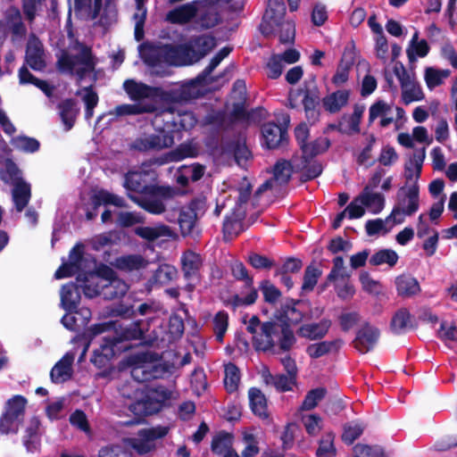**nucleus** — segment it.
Returning <instances> with one entry per match:
<instances>
[{
	"label": "nucleus",
	"instance_id": "f257e3e1",
	"mask_svg": "<svg viewBox=\"0 0 457 457\" xmlns=\"http://www.w3.org/2000/svg\"><path fill=\"white\" fill-rule=\"evenodd\" d=\"M193 50L186 45H164L150 49L144 54L145 62L149 65L152 72L157 75H167L164 68L168 66H183L194 62Z\"/></svg>",
	"mask_w": 457,
	"mask_h": 457
},
{
	"label": "nucleus",
	"instance_id": "f03ea898",
	"mask_svg": "<svg viewBox=\"0 0 457 457\" xmlns=\"http://www.w3.org/2000/svg\"><path fill=\"white\" fill-rule=\"evenodd\" d=\"M87 281L96 285L93 289L90 285L87 283L84 285V295L89 298L98 295H102L105 299L120 298L129 289L127 283L118 278L112 269L104 265L100 267V274L90 275Z\"/></svg>",
	"mask_w": 457,
	"mask_h": 457
},
{
	"label": "nucleus",
	"instance_id": "7ed1b4c3",
	"mask_svg": "<svg viewBox=\"0 0 457 457\" xmlns=\"http://www.w3.org/2000/svg\"><path fill=\"white\" fill-rule=\"evenodd\" d=\"M230 53V48L223 47L211 60L209 65L204 69L203 73L196 79L187 81L181 85H177L167 92L170 100L174 102H184L194 98H197L205 91L204 84L207 83L208 78L212 71L227 57Z\"/></svg>",
	"mask_w": 457,
	"mask_h": 457
},
{
	"label": "nucleus",
	"instance_id": "20e7f679",
	"mask_svg": "<svg viewBox=\"0 0 457 457\" xmlns=\"http://www.w3.org/2000/svg\"><path fill=\"white\" fill-rule=\"evenodd\" d=\"M259 328L253 337V345L258 351L267 352L277 345L282 350H288L295 343L293 332L282 325L265 322Z\"/></svg>",
	"mask_w": 457,
	"mask_h": 457
},
{
	"label": "nucleus",
	"instance_id": "39448f33",
	"mask_svg": "<svg viewBox=\"0 0 457 457\" xmlns=\"http://www.w3.org/2000/svg\"><path fill=\"white\" fill-rule=\"evenodd\" d=\"M286 13V7L279 0H269L268 7L264 12L260 29L262 34L269 36L275 31L278 27H282L285 30L280 34L282 43H289L295 37V25L293 22H282Z\"/></svg>",
	"mask_w": 457,
	"mask_h": 457
},
{
	"label": "nucleus",
	"instance_id": "423d86ee",
	"mask_svg": "<svg viewBox=\"0 0 457 457\" xmlns=\"http://www.w3.org/2000/svg\"><path fill=\"white\" fill-rule=\"evenodd\" d=\"M173 391L164 386L143 389L140 399L129 404V411L136 416H146L158 412L173 397Z\"/></svg>",
	"mask_w": 457,
	"mask_h": 457
},
{
	"label": "nucleus",
	"instance_id": "0eeeda50",
	"mask_svg": "<svg viewBox=\"0 0 457 457\" xmlns=\"http://www.w3.org/2000/svg\"><path fill=\"white\" fill-rule=\"evenodd\" d=\"M198 5L195 24L203 29L216 26L220 19V12L224 10L239 11L242 8L241 0H196Z\"/></svg>",
	"mask_w": 457,
	"mask_h": 457
},
{
	"label": "nucleus",
	"instance_id": "6e6552de",
	"mask_svg": "<svg viewBox=\"0 0 457 457\" xmlns=\"http://www.w3.org/2000/svg\"><path fill=\"white\" fill-rule=\"evenodd\" d=\"M237 192V201L232 209L229 216H226L223 231L225 237H232L242 230V220L245 215V204L247 203L251 193V183L246 178H243L240 181Z\"/></svg>",
	"mask_w": 457,
	"mask_h": 457
},
{
	"label": "nucleus",
	"instance_id": "1a4fd4ad",
	"mask_svg": "<svg viewBox=\"0 0 457 457\" xmlns=\"http://www.w3.org/2000/svg\"><path fill=\"white\" fill-rule=\"evenodd\" d=\"M195 123L196 118L192 112L172 109H165L156 113L152 121L156 129H162L164 126L165 129L172 135L180 129H190Z\"/></svg>",
	"mask_w": 457,
	"mask_h": 457
},
{
	"label": "nucleus",
	"instance_id": "9d476101",
	"mask_svg": "<svg viewBox=\"0 0 457 457\" xmlns=\"http://www.w3.org/2000/svg\"><path fill=\"white\" fill-rule=\"evenodd\" d=\"M420 208V187H402L396 195L395 205L391 211L396 222L403 223L406 217L412 216Z\"/></svg>",
	"mask_w": 457,
	"mask_h": 457
},
{
	"label": "nucleus",
	"instance_id": "9b49d317",
	"mask_svg": "<svg viewBox=\"0 0 457 457\" xmlns=\"http://www.w3.org/2000/svg\"><path fill=\"white\" fill-rule=\"evenodd\" d=\"M88 332L93 337L104 332L112 333L114 336L110 337L114 341V345L123 340L139 339L144 333L139 322H130L124 325L118 321H107L93 325Z\"/></svg>",
	"mask_w": 457,
	"mask_h": 457
},
{
	"label": "nucleus",
	"instance_id": "f8f14e48",
	"mask_svg": "<svg viewBox=\"0 0 457 457\" xmlns=\"http://www.w3.org/2000/svg\"><path fill=\"white\" fill-rule=\"evenodd\" d=\"M172 195L169 187L151 186L141 196L129 194V197L137 205L153 214H161L165 211L164 202Z\"/></svg>",
	"mask_w": 457,
	"mask_h": 457
},
{
	"label": "nucleus",
	"instance_id": "ddd939ff",
	"mask_svg": "<svg viewBox=\"0 0 457 457\" xmlns=\"http://www.w3.org/2000/svg\"><path fill=\"white\" fill-rule=\"evenodd\" d=\"M232 273L238 279L245 281L244 291L239 295H234L226 301L228 306L237 309L245 307L255 303L258 298V292L253 287V279L247 275L245 267L241 262H236L232 266Z\"/></svg>",
	"mask_w": 457,
	"mask_h": 457
},
{
	"label": "nucleus",
	"instance_id": "4468645a",
	"mask_svg": "<svg viewBox=\"0 0 457 457\" xmlns=\"http://www.w3.org/2000/svg\"><path fill=\"white\" fill-rule=\"evenodd\" d=\"M58 62L62 70L77 74L79 78L92 71L95 67L90 49L83 46L76 55L62 54Z\"/></svg>",
	"mask_w": 457,
	"mask_h": 457
},
{
	"label": "nucleus",
	"instance_id": "2eb2a0df",
	"mask_svg": "<svg viewBox=\"0 0 457 457\" xmlns=\"http://www.w3.org/2000/svg\"><path fill=\"white\" fill-rule=\"evenodd\" d=\"M123 88L134 103L150 104L151 112L156 109L157 98L163 95L161 88L150 87L134 79L125 80Z\"/></svg>",
	"mask_w": 457,
	"mask_h": 457
},
{
	"label": "nucleus",
	"instance_id": "dca6fc26",
	"mask_svg": "<svg viewBox=\"0 0 457 457\" xmlns=\"http://www.w3.org/2000/svg\"><path fill=\"white\" fill-rule=\"evenodd\" d=\"M155 129L154 134H142L131 144V148L139 152L161 151L170 148L174 144V135L168 132L165 128Z\"/></svg>",
	"mask_w": 457,
	"mask_h": 457
},
{
	"label": "nucleus",
	"instance_id": "f3484780",
	"mask_svg": "<svg viewBox=\"0 0 457 457\" xmlns=\"http://www.w3.org/2000/svg\"><path fill=\"white\" fill-rule=\"evenodd\" d=\"M393 73L401 85L402 98L405 104L423 99V92L420 86L416 82L414 75L409 73L401 62L394 64Z\"/></svg>",
	"mask_w": 457,
	"mask_h": 457
},
{
	"label": "nucleus",
	"instance_id": "a211bd4d",
	"mask_svg": "<svg viewBox=\"0 0 457 457\" xmlns=\"http://www.w3.org/2000/svg\"><path fill=\"white\" fill-rule=\"evenodd\" d=\"M129 363L132 366L131 377L137 382H145L156 378L160 375L157 362L153 361L148 353L131 356Z\"/></svg>",
	"mask_w": 457,
	"mask_h": 457
},
{
	"label": "nucleus",
	"instance_id": "6ab92c4d",
	"mask_svg": "<svg viewBox=\"0 0 457 457\" xmlns=\"http://www.w3.org/2000/svg\"><path fill=\"white\" fill-rule=\"evenodd\" d=\"M168 432L169 428L164 426L141 429L137 434V437L128 439V443L137 453H146L154 448V441L165 436Z\"/></svg>",
	"mask_w": 457,
	"mask_h": 457
},
{
	"label": "nucleus",
	"instance_id": "aec40b11",
	"mask_svg": "<svg viewBox=\"0 0 457 457\" xmlns=\"http://www.w3.org/2000/svg\"><path fill=\"white\" fill-rule=\"evenodd\" d=\"M204 207V200L195 199L188 205L180 209L178 222L183 236L193 233L198 212H203Z\"/></svg>",
	"mask_w": 457,
	"mask_h": 457
},
{
	"label": "nucleus",
	"instance_id": "412c9836",
	"mask_svg": "<svg viewBox=\"0 0 457 457\" xmlns=\"http://www.w3.org/2000/svg\"><path fill=\"white\" fill-rule=\"evenodd\" d=\"M199 4L200 3L195 0L178 5L166 13L165 21L177 25H187L191 22L194 23L199 10Z\"/></svg>",
	"mask_w": 457,
	"mask_h": 457
},
{
	"label": "nucleus",
	"instance_id": "4be33fe9",
	"mask_svg": "<svg viewBox=\"0 0 457 457\" xmlns=\"http://www.w3.org/2000/svg\"><path fill=\"white\" fill-rule=\"evenodd\" d=\"M44 429L37 417L30 418L25 424L22 444L29 453H35L39 449L41 436Z\"/></svg>",
	"mask_w": 457,
	"mask_h": 457
},
{
	"label": "nucleus",
	"instance_id": "5701e85b",
	"mask_svg": "<svg viewBox=\"0 0 457 457\" xmlns=\"http://www.w3.org/2000/svg\"><path fill=\"white\" fill-rule=\"evenodd\" d=\"M84 246L81 244H77L70 252L68 262L63 263L54 274L55 278L60 279L63 278L71 277L77 274L82 266L83 262Z\"/></svg>",
	"mask_w": 457,
	"mask_h": 457
},
{
	"label": "nucleus",
	"instance_id": "b1692460",
	"mask_svg": "<svg viewBox=\"0 0 457 457\" xmlns=\"http://www.w3.org/2000/svg\"><path fill=\"white\" fill-rule=\"evenodd\" d=\"M426 157V149L416 150L405 164L404 177L406 179L403 187H419L418 180L420 177L423 162Z\"/></svg>",
	"mask_w": 457,
	"mask_h": 457
},
{
	"label": "nucleus",
	"instance_id": "393cba45",
	"mask_svg": "<svg viewBox=\"0 0 457 457\" xmlns=\"http://www.w3.org/2000/svg\"><path fill=\"white\" fill-rule=\"evenodd\" d=\"M394 105L384 100H378L373 103L369 109V123L374 122L379 119V125L386 128L395 120L393 116Z\"/></svg>",
	"mask_w": 457,
	"mask_h": 457
},
{
	"label": "nucleus",
	"instance_id": "a878e982",
	"mask_svg": "<svg viewBox=\"0 0 457 457\" xmlns=\"http://www.w3.org/2000/svg\"><path fill=\"white\" fill-rule=\"evenodd\" d=\"M26 62L35 71H41L46 66L43 45L35 36H30L26 50Z\"/></svg>",
	"mask_w": 457,
	"mask_h": 457
},
{
	"label": "nucleus",
	"instance_id": "bb28decb",
	"mask_svg": "<svg viewBox=\"0 0 457 457\" xmlns=\"http://www.w3.org/2000/svg\"><path fill=\"white\" fill-rule=\"evenodd\" d=\"M379 331L377 328L365 324L357 332L354 346L360 353H367L377 344Z\"/></svg>",
	"mask_w": 457,
	"mask_h": 457
},
{
	"label": "nucleus",
	"instance_id": "cd10ccee",
	"mask_svg": "<svg viewBox=\"0 0 457 457\" xmlns=\"http://www.w3.org/2000/svg\"><path fill=\"white\" fill-rule=\"evenodd\" d=\"M292 169L293 166L290 162L287 161H278L274 166L273 179L266 180L257 189L256 195H260L268 188L272 187L273 183H278L279 185L287 183L291 177Z\"/></svg>",
	"mask_w": 457,
	"mask_h": 457
},
{
	"label": "nucleus",
	"instance_id": "c85d7f7f",
	"mask_svg": "<svg viewBox=\"0 0 457 457\" xmlns=\"http://www.w3.org/2000/svg\"><path fill=\"white\" fill-rule=\"evenodd\" d=\"M197 153L198 149L194 143H184L179 145L176 149L155 159L154 162L158 165H162L170 162H179L185 158L195 157L197 155Z\"/></svg>",
	"mask_w": 457,
	"mask_h": 457
},
{
	"label": "nucleus",
	"instance_id": "c756f323",
	"mask_svg": "<svg viewBox=\"0 0 457 457\" xmlns=\"http://www.w3.org/2000/svg\"><path fill=\"white\" fill-rule=\"evenodd\" d=\"M75 355L73 353H67L53 367L50 376L54 383H62L71 378L72 375V363Z\"/></svg>",
	"mask_w": 457,
	"mask_h": 457
},
{
	"label": "nucleus",
	"instance_id": "7c9ffc66",
	"mask_svg": "<svg viewBox=\"0 0 457 457\" xmlns=\"http://www.w3.org/2000/svg\"><path fill=\"white\" fill-rule=\"evenodd\" d=\"M114 341L111 337L105 336L99 348L94 351L91 362L99 369L106 367L114 355Z\"/></svg>",
	"mask_w": 457,
	"mask_h": 457
},
{
	"label": "nucleus",
	"instance_id": "2f4dec72",
	"mask_svg": "<svg viewBox=\"0 0 457 457\" xmlns=\"http://www.w3.org/2000/svg\"><path fill=\"white\" fill-rule=\"evenodd\" d=\"M212 451L222 457H240L233 449V436L228 433H219L213 437Z\"/></svg>",
	"mask_w": 457,
	"mask_h": 457
},
{
	"label": "nucleus",
	"instance_id": "473e14b6",
	"mask_svg": "<svg viewBox=\"0 0 457 457\" xmlns=\"http://www.w3.org/2000/svg\"><path fill=\"white\" fill-rule=\"evenodd\" d=\"M262 134L263 145L269 149H273L284 140L286 129L276 123L269 122L263 125Z\"/></svg>",
	"mask_w": 457,
	"mask_h": 457
},
{
	"label": "nucleus",
	"instance_id": "72a5a7b5",
	"mask_svg": "<svg viewBox=\"0 0 457 457\" xmlns=\"http://www.w3.org/2000/svg\"><path fill=\"white\" fill-rule=\"evenodd\" d=\"M303 318V306L301 303H287L280 310L278 319L283 321L287 328L289 325L299 323Z\"/></svg>",
	"mask_w": 457,
	"mask_h": 457
},
{
	"label": "nucleus",
	"instance_id": "f704fd0d",
	"mask_svg": "<svg viewBox=\"0 0 457 457\" xmlns=\"http://www.w3.org/2000/svg\"><path fill=\"white\" fill-rule=\"evenodd\" d=\"M79 285L69 283L61 289V306L68 312H73L80 301Z\"/></svg>",
	"mask_w": 457,
	"mask_h": 457
},
{
	"label": "nucleus",
	"instance_id": "c9c22d12",
	"mask_svg": "<svg viewBox=\"0 0 457 457\" xmlns=\"http://www.w3.org/2000/svg\"><path fill=\"white\" fill-rule=\"evenodd\" d=\"M390 213L386 219L370 220L365 224L366 232L369 236H385L389 233L395 226L399 225Z\"/></svg>",
	"mask_w": 457,
	"mask_h": 457
},
{
	"label": "nucleus",
	"instance_id": "e433bc0d",
	"mask_svg": "<svg viewBox=\"0 0 457 457\" xmlns=\"http://www.w3.org/2000/svg\"><path fill=\"white\" fill-rule=\"evenodd\" d=\"M359 200L364 204L368 212L378 214L385 207V197L381 193L377 191H370L369 188H364L359 195Z\"/></svg>",
	"mask_w": 457,
	"mask_h": 457
},
{
	"label": "nucleus",
	"instance_id": "4c0bfd02",
	"mask_svg": "<svg viewBox=\"0 0 457 457\" xmlns=\"http://www.w3.org/2000/svg\"><path fill=\"white\" fill-rule=\"evenodd\" d=\"M204 173V167L198 163L183 165L177 170L176 181L180 186H186L190 180L196 181L200 179Z\"/></svg>",
	"mask_w": 457,
	"mask_h": 457
},
{
	"label": "nucleus",
	"instance_id": "58836bf2",
	"mask_svg": "<svg viewBox=\"0 0 457 457\" xmlns=\"http://www.w3.org/2000/svg\"><path fill=\"white\" fill-rule=\"evenodd\" d=\"M331 322L328 320H322L319 323L303 325L299 328V335L303 337L315 340L323 337L328 331Z\"/></svg>",
	"mask_w": 457,
	"mask_h": 457
},
{
	"label": "nucleus",
	"instance_id": "ea45409f",
	"mask_svg": "<svg viewBox=\"0 0 457 457\" xmlns=\"http://www.w3.org/2000/svg\"><path fill=\"white\" fill-rule=\"evenodd\" d=\"M412 317L405 308H401L393 315L390 328L395 334H402L411 328L413 326Z\"/></svg>",
	"mask_w": 457,
	"mask_h": 457
},
{
	"label": "nucleus",
	"instance_id": "a19ab883",
	"mask_svg": "<svg viewBox=\"0 0 457 457\" xmlns=\"http://www.w3.org/2000/svg\"><path fill=\"white\" fill-rule=\"evenodd\" d=\"M343 345L341 339H334L331 341H322L312 344L307 347V353L312 358H320L327 353L337 352Z\"/></svg>",
	"mask_w": 457,
	"mask_h": 457
},
{
	"label": "nucleus",
	"instance_id": "79ce46f5",
	"mask_svg": "<svg viewBox=\"0 0 457 457\" xmlns=\"http://www.w3.org/2000/svg\"><path fill=\"white\" fill-rule=\"evenodd\" d=\"M395 285L398 295L403 297H411L420 292L418 280L411 276H399L396 278Z\"/></svg>",
	"mask_w": 457,
	"mask_h": 457
},
{
	"label": "nucleus",
	"instance_id": "37998d69",
	"mask_svg": "<svg viewBox=\"0 0 457 457\" xmlns=\"http://www.w3.org/2000/svg\"><path fill=\"white\" fill-rule=\"evenodd\" d=\"M12 186V201L16 210L21 212L29 202L31 196L30 185L23 180Z\"/></svg>",
	"mask_w": 457,
	"mask_h": 457
},
{
	"label": "nucleus",
	"instance_id": "c03bdc74",
	"mask_svg": "<svg viewBox=\"0 0 457 457\" xmlns=\"http://www.w3.org/2000/svg\"><path fill=\"white\" fill-rule=\"evenodd\" d=\"M135 233L138 237L147 241H154L159 237H173L172 230L165 225H157L154 227H137Z\"/></svg>",
	"mask_w": 457,
	"mask_h": 457
},
{
	"label": "nucleus",
	"instance_id": "a18cd8bd",
	"mask_svg": "<svg viewBox=\"0 0 457 457\" xmlns=\"http://www.w3.org/2000/svg\"><path fill=\"white\" fill-rule=\"evenodd\" d=\"M349 95L348 90H337L323 98V105L328 112H337L347 104Z\"/></svg>",
	"mask_w": 457,
	"mask_h": 457
},
{
	"label": "nucleus",
	"instance_id": "49530a36",
	"mask_svg": "<svg viewBox=\"0 0 457 457\" xmlns=\"http://www.w3.org/2000/svg\"><path fill=\"white\" fill-rule=\"evenodd\" d=\"M147 261L139 254H129L119 257L115 260V266L122 270L132 271L144 269Z\"/></svg>",
	"mask_w": 457,
	"mask_h": 457
},
{
	"label": "nucleus",
	"instance_id": "de8ad7c7",
	"mask_svg": "<svg viewBox=\"0 0 457 457\" xmlns=\"http://www.w3.org/2000/svg\"><path fill=\"white\" fill-rule=\"evenodd\" d=\"M248 397L253 412L261 418H267V401L261 390L251 388L248 392Z\"/></svg>",
	"mask_w": 457,
	"mask_h": 457
},
{
	"label": "nucleus",
	"instance_id": "09e8293b",
	"mask_svg": "<svg viewBox=\"0 0 457 457\" xmlns=\"http://www.w3.org/2000/svg\"><path fill=\"white\" fill-rule=\"evenodd\" d=\"M91 202L95 209L100 205L107 204H112L117 207L125 206L124 199L122 197L104 189L95 192L91 197Z\"/></svg>",
	"mask_w": 457,
	"mask_h": 457
},
{
	"label": "nucleus",
	"instance_id": "8fccbe9b",
	"mask_svg": "<svg viewBox=\"0 0 457 457\" xmlns=\"http://www.w3.org/2000/svg\"><path fill=\"white\" fill-rule=\"evenodd\" d=\"M216 46L215 38L210 35L195 37L192 42L194 60L207 54Z\"/></svg>",
	"mask_w": 457,
	"mask_h": 457
},
{
	"label": "nucleus",
	"instance_id": "3c124183",
	"mask_svg": "<svg viewBox=\"0 0 457 457\" xmlns=\"http://www.w3.org/2000/svg\"><path fill=\"white\" fill-rule=\"evenodd\" d=\"M59 109L61 119L65 129L70 130L73 127L75 119L79 113L77 104L73 100L69 99L62 102L60 104Z\"/></svg>",
	"mask_w": 457,
	"mask_h": 457
},
{
	"label": "nucleus",
	"instance_id": "603ef678",
	"mask_svg": "<svg viewBox=\"0 0 457 457\" xmlns=\"http://www.w3.org/2000/svg\"><path fill=\"white\" fill-rule=\"evenodd\" d=\"M1 179L7 184L14 185L23 181L21 171L12 160H5L0 170Z\"/></svg>",
	"mask_w": 457,
	"mask_h": 457
},
{
	"label": "nucleus",
	"instance_id": "864d4df0",
	"mask_svg": "<svg viewBox=\"0 0 457 457\" xmlns=\"http://www.w3.org/2000/svg\"><path fill=\"white\" fill-rule=\"evenodd\" d=\"M328 146L329 141L327 137H320L313 142L303 144L302 152L304 162H307L309 158L325 152Z\"/></svg>",
	"mask_w": 457,
	"mask_h": 457
},
{
	"label": "nucleus",
	"instance_id": "5fc2aeb1",
	"mask_svg": "<svg viewBox=\"0 0 457 457\" xmlns=\"http://www.w3.org/2000/svg\"><path fill=\"white\" fill-rule=\"evenodd\" d=\"M124 187L128 191L141 193L143 195L146 192V188L151 186L145 185L144 175L141 172L132 171L126 175Z\"/></svg>",
	"mask_w": 457,
	"mask_h": 457
},
{
	"label": "nucleus",
	"instance_id": "6e6d98bb",
	"mask_svg": "<svg viewBox=\"0 0 457 457\" xmlns=\"http://www.w3.org/2000/svg\"><path fill=\"white\" fill-rule=\"evenodd\" d=\"M120 396L124 399V404L129 410V404L137 402L143 393V389L134 382H128L119 389Z\"/></svg>",
	"mask_w": 457,
	"mask_h": 457
},
{
	"label": "nucleus",
	"instance_id": "4d7b16f0",
	"mask_svg": "<svg viewBox=\"0 0 457 457\" xmlns=\"http://www.w3.org/2000/svg\"><path fill=\"white\" fill-rule=\"evenodd\" d=\"M224 385L228 392L233 393L237 390L240 382L239 369L233 363L229 362L224 368Z\"/></svg>",
	"mask_w": 457,
	"mask_h": 457
},
{
	"label": "nucleus",
	"instance_id": "13d9d810",
	"mask_svg": "<svg viewBox=\"0 0 457 457\" xmlns=\"http://www.w3.org/2000/svg\"><path fill=\"white\" fill-rule=\"evenodd\" d=\"M19 79L21 84H33L40 88L47 96L52 94L53 88L44 80H40L32 76L26 67H21L19 71Z\"/></svg>",
	"mask_w": 457,
	"mask_h": 457
},
{
	"label": "nucleus",
	"instance_id": "bf43d9fd",
	"mask_svg": "<svg viewBox=\"0 0 457 457\" xmlns=\"http://www.w3.org/2000/svg\"><path fill=\"white\" fill-rule=\"evenodd\" d=\"M182 267L187 278L195 275L201 266V257L193 252H187L182 256Z\"/></svg>",
	"mask_w": 457,
	"mask_h": 457
},
{
	"label": "nucleus",
	"instance_id": "052dcab7",
	"mask_svg": "<svg viewBox=\"0 0 457 457\" xmlns=\"http://www.w3.org/2000/svg\"><path fill=\"white\" fill-rule=\"evenodd\" d=\"M398 261V254L391 249H382L375 253L370 259L371 265L387 264L390 267L395 265Z\"/></svg>",
	"mask_w": 457,
	"mask_h": 457
},
{
	"label": "nucleus",
	"instance_id": "680f3d73",
	"mask_svg": "<svg viewBox=\"0 0 457 457\" xmlns=\"http://www.w3.org/2000/svg\"><path fill=\"white\" fill-rule=\"evenodd\" d=\"M27 400L22 395H14L6 403L5 412L22 420Z\"/></svg>",
	"mask_w": 457,
	"mask_h": 457
},
{
	"label": "nucleus",
	"instance_id": "e2e57ef3",
	"mask_svg": "<svg viewBox=\"0 0 457 457\" xmlns=\"http://www.w3.org/2000/svg\"><path fill=\"white\" fill-rule=\"evenodd\" d=\"M86 104L85 118L89 120L94 115V108L97 105L98 96L90 87H85L79 93Z\"/></svg>",
	"mask_w": 457,
	"mask_h": 457
},
{
	"label": "nucleus",
	"instance_id": "0e129e2a",
	"mask_svg": "<svg viewBox=\"0 0 457 457\" xmlns=\"http://www.w3.org/2000/svg\"><path fill=\"white\" fill-rule=\"evenodd\" d=\"M450 75L448 70H437L427 68L425 71V80L428 88L432 89L441 85L445 79Z\"/></svg>",
	"mask_w": 457,
	"mask_h": 457
},
{
	"label": "nucleus",
	"instance_id": "69168bd1",
	"mask_svg": "<svg viewBox=\"0 0 457 457\" xmlns=\"http://www.w3.org/2000/svg\"><path fill=\"white\" fill-rule=\"evenodd\" d=\"M325 395L326 390L323 387H318L309 391L302 403V406L299 409V412L315 408L318 403L325 397Z\"/></svg>",
	"mask_w": 457,
	"mask_h": 457
},
{
	"label": "nucleus",
	"instance_id": "338daca9",
	"mask_svg": "<svg viewBox=\"0 0 457 457\" xmlns=\"http://www.w3.org/2000/svg\"><path fill=\"white\" fill-rule=\"evenodd\" d=\"M177 270L168 264H162L155 270L153 279L154 282L160 285H166L175 278Z\"/></svg>",
	"mask_w": 457,
	"mask_h": 457
},
{
	"label": "nucleus",
	"instance_id": "774afa93",
	"mask_svg": "<svg viewBox=\"0 0 457 457\" xmlns=\"http://www.w3.org/2000/svg\"><path fill=\"white\" fill-rule=\"evenodd\" d=\"M334 438L332 433H327L321 437L316 452L318 457H336Z\"/></svg>",
	"mask_w": 457,
	"mask_h": 457
}]
</instances>
